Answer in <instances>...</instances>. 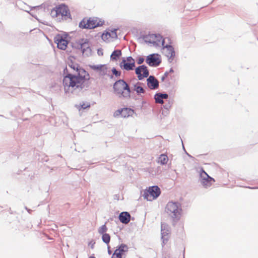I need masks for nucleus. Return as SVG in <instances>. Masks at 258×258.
Returning a JSON list of instances; mask_svg holds the SVG:
<instances>
[{"label": "nucleus", "mask_w": 258, "mask_h": 258, "mask_svg": "<svg viewBox=\"0 0 258 258\" xmlns=\"http://www.w3.org/2000/svg\"><path fill=\"white\" fill-rule=\"evenodd\" d=\"M136 73L138 75L139 80H142L143 78H146L149 75L147 68L144 65L138 67L136 69Z\"/></svg>", "instance_id": "obj_14"}, {"label": "nucleus", "mask_w": 258, "mask_h": 258, "mask_svg": "<svg viewBox=\"0 0 258 258\" xmlns=\"http://www.w3.org/2000/svg\"><path fill=\"white\" fill-rule=\"evenodd\" d=\"M114 91L117 94L123 97H130V89L127 83L123 80H119L113 85Z\"/></svg>", "instance_id": "obj_3"}, {"label": "nucleus", "mask_w": 258, "mask_h": 258, "mask_svg": "<svg viewBox=\"0 0 258 258\" xmlns=\"http://www.w3.org/2000/svg\"><path fill=\"white\" fill-rule=\"evenodd\" d=\"M168 95L167 94L158 93L155 95L154 98L157 103L163 104V99H167Z\"/></svg>", "instance_id": "obj_19"}, {"label": "nucleus", "mask_w": 258, "mask_h": 258, "mask_svg": "<svg viewBox=\"0 0 258 258\" xmlns=\"http://www.w3.org/2000/svg\"><path fill=\"white\" fill-rule=\"evenodd\" d=\"M69 10L68 7L64 5H60L53 9L50 14L53 17H57L59 16H67Z\"/></svg>", "instance_id": "obj_7"}, {"label": "nucleus", "mask_w": 258, "mask_h": 258, "mask_svg": "<svg viewBox=\"0 0 258 258\" xmlns=\"http://www.w3.org/2000/svg\"><path fill=\"white\" fill-rule=\"evenodd\" d=\"M200 178L201 183L205 187L210 186L215 181V179L210 177L203 169L200 171Z\"/></svg>", "instance_id": "obj_8"}, {"label": "nucleus", "mask_w": 258, "mask_h": 258, "mask_svg": "<svg viewBox=\"0 0 258 258\" xmlns=\"http://www.w3.org/2000/svg\"><path fill=\"white\" fill-rule=\"evenodd\" d=\"M145 41L146 43L152 44L155 46H158L160 44L163 45L164 40L162 36L159 35L150 34L145 37Z\"/></svg>", "instance_id": "obj_6"}, {"label": "nucleus", "mask_w": 258, "mask_h": 258, "mask_svg": "<svg viewBox=\"0 0 258 258\" xmlns=\"http://www.w3.org/2000/svg\"><path fill=\"white\" fill-rule=\"evenodd\" d=\"M147 81V85L151 89H155L158 87V81L154 77L150 76Z\"/></svg>", "instance_id": "obj_15"}, {"label": "nucleus", "mask_w": 258, "mask_h": 258, "mask_svg": "<svg viewBox=\"0 0 258 258\" xmlns=\"http://www.w3.org/2000/svg\"><path fill=\"white\" fill-rule=\"evenodd\" d=\"M165 53L166 56L168 57L169 59L172 60L174 56H175L174 48L170 45L166 46Z\"/></svg>", "instance_id": "obj_18"}, {"label": "nucleus", "mask_w": 258, "mask_h": 258, "mask_svg": "<svg viewBox=\"0 0 258 258\" xmlns=\"http://www.w3.org/2000/svg\"><path fill=\"white\" fill-rule=\"evenodd\" d=\"M169 73H173V70L171 69L170 70L169 72H166L164 74V77H163V79H164L165 78H167L168 77V75H169Z\"/></svg>", "instance_id": "obj_32"}, {"label": "nucleus", "mask_w": 258, "mask_h": 258, "mask_svg": "<svg viewBox=\"0 0 258 258\" xmlns=\"http://www.w3.org/2000/svg\"><path fill=\"white\" fill-rule=\"evenodd\" d=\"M102 39L106 42H109L112 40L111 37V33L108 32L103 33L101 36Z\"/></svg>", "instance_id": "obj_25"}, {"label": "nucleus", "mask_w": 258, "mask_h": 258, "mask_svg": "<svg viewBox=\"0 0 258 258\" xmlns=\"http://www.w3.org/2000/svg\"><path fill=\"white\" fill-rule=\"evenodd\" d=\"M103 24L104 22L98 18H85L80 22L79 27L83 29H93Z\"/></svg>", "instance_id": "obj_4"}, {"label": "nucleus", "mask_w": 258, "mask_h": 258, "mask_svg": "<svg viewBox=\"0 0 258 258\" xmlns=\"http://www.w3.org/2000/svg\"><path fill=\"white\" fill-rule=\"evenodd\" d=\"M168 161V158L166 155L161 154L158 160V162L160 163L162 165H165L167 163Z\"/></svg>", "instance_id": "obj_23"}, {"label": "nucleus", "mask_w": 258, "mask_h": 258, "mask_svg": "<svg viewBox=\"0 0 258 258\" xmlns=\"http://www.w3.org/2000/svg\"><path fill=\"white\" fill-rule=\"evenodd\" d=\"M111 71L113 75H114L116 77H119L121 75L120 72L117 71L116 69L114 68H112Z\"/></svg>", "instance_id": "obj_28"}, {"label": "nucleus", "mask_w": 258, "mask_h": 258, "mask_svg": "<svg viewBox=\"0 0 258 258\" xmlns=\"http://www.w3.org/2000/svg\"><path fill=\"white\" fill-rule=\"evenodd\" d=\"M160 193V189L157 186H153L145 191L144 197L148 201H152L156 199Z\"/></svg>", "instance_id": "obj_5"}, {"label": "nucleus", "mask_w": 258, "mask_h": 258, "mask_svg": "<svg viewBox=\"0 0 258 258\" xmlns=\"http://www.w3.org/2000/svg\"><path fill=\"white\" fill-rule=\"evenodd\" d=\"M121 55V51L120 50H115L111 54L110 58L112 60H117Z\"/></svg>", "instance_id": "obj_20"}, {"label": "nucleus", "mask_w": 258, "mask_h": 258, "mask_svg": "<svg viewBox=\"0 0 258 258\" xmlns=\"http://www.w3.org/2000/svg\"><path fill=\"white\" fill-rule=\"evenodd\" d=\"M107 230V228L105 225H103L101 226L98 229V232L100 234H105Z\"/></svg>", "instance_id": "obj_27"}, {"label": "nucleus", "mask_w": 258, "mask_h": 258, "mask_svg": "<svg viewBox=\"0 0 258 258\" xmlns=\"http://www.w3.org/2000/svg\"><path fill=\"white\" fill-rule=\"evenodd\" d=\"M90 68L96 71L100 76H104L108 74V69L106 64L90 65Z\"/></svg>", "instance_id": "obj_12"}, {"label": "nucleus", "mask_w": 258, "mask_h": 258, "mask_svg": "<svg viewBox=\"0 0 258 258\" xmlns=\"http://www.w3.org/2000/svg\"><path fill=\"white\" fill-rule=\"evenodd\" d=\"M110 33H111V37L112 39L117 38V36L115 31H111Z\"/></svg>", "instance_id": "obj_29"}, {"label": "nucleus", "mask_w": 258, "mask_h": 258, "mask_svg": "<svg viewBox=\"0 0 258 258\" xmlns=\"http://www.w3.org/2000/svg\"><path fill=\"white\" fill-rule=\"evenodd\" d=\"M134 114V110L128 108H124L116 110L114 113V116L118 117L120 115L122 117L125 118L132 116Z\"/></svg>", "instance_id": "obj_11"}, {"label": "nucleus", "mask_w": 258, "mask_h": 258, "mask_svg": "<svg viewBox=\"0 0 258 258\" xmlns=\"http://www.w3.org/2000/svg\"><path fill=\"white\" fill-rule=\"evenodd\" d=\"M123 63V69L127 70H133L134 68L135 67V63H130V62H126L125 60H123L121 63Z\"/></svg>", "instance_id": "obj_21"}, {"label": "nucleus", "mask_w": 258, "mask_h": 258, "mask_svg": "<svg viewBox=\"0 0 258 258\" xmlns=\"http://www.w3.org/2000/svg\"><path fill=\"white\" fill-rule=\"evenodd\" d=\"M128 250V247L124 244H121L113 253L111 258H122V254Z\"/></svg>", "instance_id": "obj_13"}, {"label": "nucleus", "mask_w": 258, "mask_h": 258, "mask_svg": "<svg viewBox=\"0 0 258 258\" xmlns=\"http://www.w3.org/2000/svg\"><path fill=\"white\" fill-rule=\"evenodd\" d=\"M169 238L170 236L168 233L163 234L162 236V246L165 252H167L168 250L170 248V244H169V245L167 244Z\"/></svg>", "instance_id": "obj_16"}, {"label": "nucleus", "mask_w": 258, "mask_h": 258, "mask_svg": "<svg viewBox=\"0 0 258 258\" xmlns=\"http://www.w3.org/2000/svg\"><path fill=\"white\" fill-rule=\"evenodd\" d=\"M89 258H95L94 256H90Z\"/></svg>", "instance_id": "obj_33"}, {"label": "nucleus", "mask_w": 258, "mask_h": 258, "mask_svg": "<svg viewBox=\"0 0 258 258\" xmlns=\"http://www.w3.org/2000/svg\"><path fill=\"white\" fill-rule=\"evenodd\" d=\"M54 41L57 44V47L62 50H65L67 47L68 41L67 37L60 34L57 35L54 38Z\"/></svg>", "instance_id": "obj_9"}, {"label": "nucleus", "mask_w": 258, "mask_h": 258, "mask_svg": "<svg viewBox=\"0 0 258 258\" xmlns=\"http://www.w3.org/2000/svg\"><path fill=\"white\" fill-rule=\"evenodd\" d=\"M146 61L150 66H158L161 62L160 55L157 53L150 54L147 57Z\"/></svg>", "instance_id": "obj_10"}, {"label": "nucleus", "mask_w": 258, "mask_h": 258, "mask_svg": "<svg viewBox=\"0 0 258 258\" xmlns=\"http://www.w3.org/2000/svg\"><path fill=\"white\" fill-rule=\"evenodd\" d=\"M119 220L123 224H127L131 220V215L127 212H121L119 215Z\"/></svg>", "instance_id": "obj_17"}, {"label": "nucleus", "mask_w": 258, "mask_h": 258, "mask_svg": "<svg viewBox=\"0 0 258 258\" xmlns=\"http://www.w3.org/2000/svg\"><path fill=\"white\" fill-rule=\"evenodd\" d=\"M68 66L74 72L77 73V75L68 74L63 78L62 83L64 90L68 92L70 90L82 89L85 81L90 79L89 73L79 64L72 61L68 63Z\"/></svg>", "instance_id": "obj_1"}, {"label": "nucleus", "mask_w": 258, "mask_h": 258, "mask_svg": "<svg viewBox=\"0 0 258 258\" xmlns=\"http://www.w3.org/2000/svg\"><path fill=\"white\" fill-rule=\"evenodd\" d=\"M144 61V58L142 57H140L137 59V62L138 64H142Z\"/></svg>", "instance_id": "obj_30"}, {"label": "nucleus", "mask_w": 258, "mask_h": 258, "mask_svg": "<svg viewBox=\"0 0 258 258\" xmlns=\"http://www.w3.org/2000/svg\"><path fill=\"white\" fill-rule=\"evenodd\" d=\"M165 211L173 224L180 219L182 214L181 205L178 202H169L165 207Z\"/></svg>", "instance_id": "obj_2"}, {"label": "nucleus", "mask_w": 258, "mask_h": 258, "mask_svg": "<svg viewBox=\"0 0 258 258\" xmlns=\"http://www.w3.org/2000/svg\"><path fill=\"white\" fill-rule=\"evenodd\" d=\"M76 107L79 111H81V109H85L89 108L90 107V104L89 102H83L79 104L76 105Z\"/></svg>", "instance_id": "obj_24"}, {"label": "nucleus", "mask_w": 258, "mask_h": 258, "mask_svg": "<svg viewBox=\"0 0 258 258\" xmlns=\"http://www.w3.org/2000/svg\"><path fill=\"white\" fill-rule=\"evenodd\" d=\"M102 240L106 244H108L110 240V236L108 234L105 233L102 235Z\"/></svg>", "instance_id": "obj_26"}, {"label": "nucleus", "mask_w": 258, "mask_h": 258, "mask_svg": "<svg viewBox=\"0 0 258 258\" xmlns=\"http://www.w3.org/2000/svg\"><path fill=\"white\" fill-rule=\"evenodd\" d=\"M126 62L133 63L135 62V60L131 56L127 57Z\"/></svg>", "instance_id": "obj_31"}, {"label": "nucleus", "mask_w": 258, "mask_h": 258, "mask_svg": "<svg viewBox=\"0 0 258 258\" xmlns=\"http://www.w3.org/2000/svg\"><path fill=\"white\" fill-rule=\"evenodd\" d=\"M134 90L136 91L138 94L144 93V89L142 87L141 83L140 82H138L134 85Z\"/></svg>", "instance_id": "obj_22"}]
</instances>
